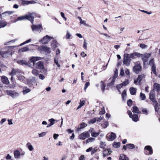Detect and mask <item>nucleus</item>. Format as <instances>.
<instances>
[{
    "instance_id": "nucleus-64",
    "label": "nucleus",
    "mask_w": 160,
    "mask_h": 160,
    "mask_svg": "<svg viewBox=\"0 0 160 160\" xmlns=\"http://www.w3.org/2000/svg\"><path fill=\"white\" fill-rule=\"evenodd\" d=\"M39 78L41 79V80H43L45 78V77L42 74H40L39 75Z\"/></svg>"
},
{
    "instance_id": "nucleus-1",
    "label": "nucleus",
    "mask_w": 160,
    "mask_h": 160,
    "mask_svg": "<svg viewBox=\"0 0 160 160\" xmlns=\"http://www.w3.org/2000/svg\"><path fill=\"white\" fill-rule=\"evenodd\" d=\"M34 17H37L36 14L34 13H32L28 15H26L18 17L15 20V22L19 20H22L25 19H27L29 20L32 23H33Z\"/></svg>"
},
{
    "instance_id": "nucleus-10",
    "label": "nucleus",
    "mask_w": 160,
    "mask_h": 160,
    "mask_svg": "<svg viewBox=\"0 0 160 160\" xmlns=\"http://www.w3.org/2000/svg\"><path fill=\"white\" fill-rule=\"evenodd\" d=\"M144 78L145 76L144 74L139 75L137 79L134 80V83L136 84H139L142 79Z\"/></svg>"
},
{
    "instance_id": "nucleus-32",
    "label": "nucleus",
    "mask_w": 160,
    "mask_h": 160,
    "mask_svg": "<svg viewBox=\"0 0 160 160\" xmlns=\"http://www.w3.org/2000/svg\"><path fill=\"white\" fill-rule=\"evenodd\" d=\"M125 72L126 77L127 78H129L130 76V72H129V70L127 69H126L125 70Z\"/></svg>"
},
{
    "instance_id": "nucleus-8",
    "label": "nucleus",
    "mask_w": 160,
    "mask_h": 160,
    "mask_svg": "<svg viewBox=\"0 0 160 160\" xmlns=\"http://www.w3.org/2000/svg\"><path fill=\"white\" fill-rule=\"evenodd\" d=\"M31 28L32 31H41L42 29L41 25L40 24L38 25H32L31 26Z\"/></svg>"
},
{
    "instance_id": "nucleus-34",
    "label": "nucleus",
    "mask_w": 160,
    "mask_h": 160,
    "mask_svg": "<svg viewBox=\"0 0 160 160\" xmlns=\"http://www.w3.org/2000/svg\"><path fill=\"white\" fill-rule=\"evenodd\" d=\"M155 95L153 94V92L151 91L149 93V98L152 99L153 98H155Z\"/></svg>"
},
{
    "instance_id": "nucleus-54",
    "label": "nucleus",
    "mask_w": 160,
    "mask_h": 160,
    "mask_svg": "<svg viewBox=\"0 0 160 160\" xmlns=\"http://www.w3.org/2000/svg\"><path fill=\"white\" fill-rule=\"evenodd\" d=\"M31 39H29L27 40L26 41L24 42L21 43L20 44V46H22L23 45H24L25 44H26V43H28L30 42L31 41Z\"/></svg>"
},
{
    "instance_id": "nucleus-13",
    "label": "nucleus",
    "mask_w": 160,
    "mask_h": 160,
    "mask_svg": "<svg viewBox=\"0 0 160 160\" xmlns=\"http://www.w3.org/2000/svg\"><path fill=\"white\" fill-rule=\"evenodd\" d=\"M118 76V70L117 69L116 71H115L114 74L112 79V81L111 82L109 83L108 85V86H111L113 84L114 82L115 81V80L116 78H117V77Z\"/></svg>"
},
{
    "instance_id": "nucleus-42",
    "label": "nucleus",
    "mask_w": 160,
    "mask_h": 160,
    "mask_svg": "<svg viewBox=\"0 0 160 160\" xmlns=\"http://www.w3.org/2000/svg\"><path fill=\"white\" fill-rule=\"evenodd\" d=\"M17 72V71L15 69H12V71L9 73L11 76H13Z\"/></svg>"
},
{
    "instance_id": "nucleus-33",
    "label": "nucleus",
    "mask_w": 160,
    "mask_h": 160,
    "mask_svg": "<svg viewBox=\"0 0 160 160\" xmlns=\"http://www.w3.org/2000/svg\"><path fill=\"white\" fill-rule=\"evenodd\" d=\"M29 50V48L27 47H24L22 48L19 49V52H24L28 51Z\"/></svg>"
},
{
    "instance_id": "nucleus-59",
    "label": "nucleus",
    "mask_w": 160,
    "mask_h": 160,
    "mask_svg": "<svg viewBox=\"0 0 160 160\" xmlns=\"http://www.w3.org/2000/svg\"><path fill=\"white\" fill-rule=\"evenodd\" d=\"M90 83L89 82H87L85 84V87L84 88V90H86L88 87L89 86Z\"/></svg>"
},
{
    "instance_id": "nucleus-24",
    "label": "nucleus",
    "mask_w": 160,
    "mask_h": 160,
    "mask_svg": "<svg viewBox=\"0 0 160 160\" xmlns=\"http://www.w3.org/2000/svg\"><path fill=\"white\" fill-rule=\"evenodd\" d=\"M136 89L133 87L129 89L130 93L132 95L135 94L136 92Z\"/></svg>"
},
{
    "instance_id": "nucleus-11",
    "label": "nucleus",
    "mask_w": 160,
    "mask_h": 160,
    "mask_svg": "<svg viewBox=\"0 0 160 160\" xmlns=\"http://www.w3.org/2000/svg\"><path fill=\"white\" fill-rule=\"evenodd\" d=\"M151 55V53H146L142 56V55L141 56L142 57V60L144 62V63H145L146 62L148 58L150 57Z\"/></svg>"
},
{
    "instance_id": "nucleus-44",
    "label": "nucleus",
    "mask_w": 160,
    "mask_h": 160,
    "mask_svg": "<svg viewBox=\"0 0 160 160\" xmlns=\"http://www.w3.org/2000/svg\"><path fill=\"white\" fill-rule=\"evenodd\" d=\"M113 146L115 148H118L120 146V143L119 142H114Z\"/></svg>"
},
{
    "instance_id": "nucleus-36",
    "label": "nucleus",
    "mask_w": 160,
    "mask_h": 160,
    "mask_svg": "<svg viewBox=\"0 0 160 160\" xmlns=\"http://www.w3.org/2000/svg\"><path fill=\"white\" fill-rule=\"evenodd\" d=\"M18 78L19 80L22 81H24V79L25 78V77L21 75H18Z\"/></svg>"
},
{
    "instance_id": "nucleus-53",
    "label": "nucleus",
    "mask_w": 160,
    "mask_h": 160,
    "mask_svg": "<svg viewBox=\"0 0 160 160\" xmlns=\"http://www.w3.org/2000/svg\"><path fill=\"white\" fill-rule=\"evenodd\" d=\"M97 121V119L96 118H93L89 122V123H92L93 124L94 123H95Z\"/></svg>"
},
{
    "instance_id": "nucleus-48",
    "label": "nucleus",
    "mask_w": 160,
    "mask_h": 160,
    "mask_svg": "<svg viewBox=\"0 0 160 160\" xmlns=\"http://www.w3.org/2000/svg\"><path fill=\"white\" fill-rule=\"evenodd\" d=\"M100 151L99 150H98L97 149H94L93 150H92L91 151V154L92 155H93L94 154L96 153V152H99Z\"/></svg>"
},
{
    "instance_id": "nucleus-40",
    "label": "nucleus",
    "mask_w": 160,
    "mask_h": 160,
    "mask_svg": "<svg viewBox=\"0 0 160 160\" xmlns=\"http://www.w3.org/2000/svg\"><path fill=\"white\" fill-rule=\"evenodd\" d=\"M54 63L57 65L58 68L60 67V65L58 63V58L57 57H55L54 59Z\"/></svg>"
},
{
    "instance_id": "nucleus-58",
    "label": "nucleus",
    "mask_w": 160,
    "mask_h": 160,
    "mask_svg": "<svg viewBox=\"0 0 160 160\" xmlns=\"http://www.w3.org/2000/svg\"><path fill=\"white\" fill-rule=\"evenodd\" d=\"M132 100L131 99H129L127 102V104L130 107L132 105Z\"/></svg>"
},
{
    "instance_id": "nucleus-6",
    "label": "nucleus",
    "mask_w": 160,
    "mask_h": 160,
    "mask_svg": "<svg viewBox=\"0 0 160 160\" xmlns=\"http://www.w3.org/2000/svg\"><path fill=\"white\" fill-rule=\"evenodd\" d=\"M51 39H53L52 37H49L48 35H47L41 40V42H42V44H46Z\"/></svg>"
},
{
    "instance_id": "nucleus-41",
    "label": "nucleus",
    "mask_w": 160,
    "mask_h": 160,
    "mask_svg": "<svg viewBox=\"0 0 160 160\" xmlns=\"http://www.w3.org/2000/svg\"><path fill=\"white\" fill-rule=\"evenodd\" d=\"M126 146L127 148L130 149H132L135 148L134 145L132 144H127Z\"/></svg>"
},
{
    "instance_id": "nucleus-61",
    "label": "nucleus",
    "mask_w": 160,
    "mask_h": 160,
    "mask_svg": "<svg viewBox=\"0 0 160 160\" xmlns=\"http://www.w3.org/2000/svg\"><path fill=\"white\" fill-rule=\"evenodd\" d=\"M152 69L153 72L154 73H156V68L154 65H152Z\"/></svg>"
},
{
    "instance_id": "nucleus-52",
    "label": "nucleus",
    "mask_w": 160,
    "mask_h": 160,
    "mask_svg": "<svg viewBox=\"0 0 160 160\" xmlns=\"http://www.w3.org/2000/svg\"><path fill=\"white\" fill-rule=\"evenodd\" d=\"M31 90L29 88L26 89L25 90H23L22 91L23 93L24 94H25L26 93L30 92Z\"/></svg>"
},
{
    "instance_id": "nucleus-16",
    "label": "nucleus",
    "mask_w": 160,
    "mask_h": 160,
    "mask_svg": "<svg viewBox=\"0 0 160 160\" xmlns=\"http://www.w3.org/2000/svg\"><path fill=\"white\" fill-rule=\"evenodd\" d=\"M41 58L39 57H32L31 58L30 60L31 62H33L32 66H34L35 64V62L38 60H41Z\"/></svg>"
},
{
    "instance_id": "nucleus-21",
    "label": "nucleus",
    "mask_w": 160,
    "mask_h": 160,
    "mask_svg": "<svg viewBox=\"0 0 160 160\" xmlns=\"http://www.w3.org/2000/svg\"><path fill=\"white\" fill-rule=\"evenodd\" d=\"M48 121L50 122V123L47 126V128H48L53 125L55 123V121H56L57 122L58 121V120H56L53 118L49 119Z\"/></svg>"
},
{
    "instance_id": "nucleus-15",
    "label": "nucleus",
    "mask_w": 160,
    "mask_h": 160,
    "mask_svg": "<svg viewBox=\"0 0 160 160\" xmlns=\"http://www.w3.org/2000/svg\"><path fill=\"white\" fill-rule=\"evenodd\" d=\"M11 54V52L9 50H7L6 52H1V55L3 58H6L8 57L9 55Z\"/></svg>"
},
{
    "instance_id": "nucleus-4",
    "label": "nucleus",
    "mask_w": 160,
    "mask_h": 160,
    "mask_svg": "<svg viewBox=\"0 0 160 160\" xmlns=\"http://www.w3.org/2000/svg\"><path fill=\"white\" fill-rule=\"evenodd\" d=\"M7 93L8 95L14 98L18 97L19 95V93L14 91H8Z\"/></svg>"
},
{
    "instance_id": "nucleus-39",
    "label": "nucleus",
    "mask_w": 160,
    "mask_h": 160,
    "mask_svg": "<svg viewBox=\"0 0 160 160\" xmlns=\"http://www.w3.org/2000/svg\"><path fill=\"white\" fill-rule=\"evenodd\" d=\"M106 143L105 142H100V147L101 148L104 149L106 146Z\"/></svg>"
},
{
    "instance_id": "nucleus-20",
    "label": "nucleus",
    "mask_w": 160,
    "mask_h": 160,
    "mask_svg": "<svg viewBox=\"0 0 160 160\" xmlns=\"http://www.w3.org/2000/svg\"><path fill=\"white\" fill-rule=\"evenodd\" d=\"M1 81L3 83L6 85H8L9 82L8 78L4 76H3L2 77Z\"/></svg>"
},
{
    "instance_id": "nucleus-63",
    "label": "nucleus",
    "mask_w": 160,
    "mask_h": 160,
    "mask_svg": "<svg viewBox=\"0 0 160 160\" xmlns=\"http://www.w3.org/2000/svg\"><path fill=\"white\" fill-rule=\"evenodd\" d=\"M142 112L143 113L147 115L148 114V111L146 109L143 108L142 109Z\"/></svg>"
},
{
    "instance_id": "nucleus-23",
    "label": "nucleus",
    "mask_w": 160,
    "mask_h": 160,
    "mask_svg": "<svg viewBox=\"0 0 160 160\" xmlns=\"http://www.w3.org/2000/svg\"><path fill=\"white\" fill-rule=\"evenodd\" d=\"M32 74L34 76H37L39 74V71L36 69H33L32 71Z\"/></svg>"
},
{
    "instance_id": "nucleus-55",
    "label": "nucleus",
    "mask_w": 160,
    "mask_h": 160,
    "mask_svg": "<svg viewBox=\"0 0 160 160\" xmlns=\"http://www.w3.org/2000/svg\"><path fill=\"white\" fill-rule=\"evenodd\" d=\"M100 33L101 35H104L106 37L108 38L109 39H111L112 38L110 36H109V35H108V34H107L106 33H101V32H100Z\"/></svg>"
},
{
    "instance_id": "nucleus-30",
    "label": "nucleus",
    "mask_w": 160,
    "mask_h": 160,
    "mask_svg": "<svg viewBox=\"0 0 160 160\" xmlns=\"http://www.w3.org/2000/svg\"><path fill=\"white\" fill-rule=\"evenodd\" d=\"M26 146L28 147V149L30 151H32L33 149V148L30 142H28L26 144Z\"/></svg>"
},
{
    "instance_id": "nucleus-47",
    "label": "nucleus",
    "mask_w": 160,
    "mask_h": 160,
    "mask_svg": "<svg viewBox=\"0 0 160 160\" xmlns=\"http://www.w3.org/2000/svg\"><path fill=\"white\" fill-rule=\"evenodd\" d=\"M44 50L47 53H49L50 52V49L48 47H44Z\"/></svg>"
},
{
    "instance_id": "nucleus-35",
    "label": "nucleus",
    "mask_w": 160,
    "mask_h": 160,
    "mask_svg": "<svg viewBox=\"0 0 160 160\" xmlns=\"http://www.w3.org/2000/svg\"><path fill=\"white\" fill-rule=\"evenodd\" d=\"M7 25V22L4 21L0 22V28L5 27Z\"/></svg>"
},
{
    "instance_id": "nucleus-2",
    "label": "nucleus",
    "mask_w": 160,
    "mask_h": 160,
    "mask_svg": "<svg viewBox=\"0 0 160 160\" xmlns=\"http://www.w3.org/2000/svg\"><path fill=\"white\" fill-rule=\"evenodd\" d=\"M128 56V54H124L123 60V64L127 66H129L131 62V59Z\"/></svg>"
},
{
    "instance_id": "nucleus-25",
    "label": "nucleus",
    "mask_w": 160,
    "mask_h": 160,
    "mask_svg": "<svg viewBox=\"0 0 160 160\" xmlns=\"http://www.w3.org/2000/svg\"><path fill=\"white\" fill-rule=\"evenodd\" d=\"M51 47L52 48L54 49L58 47V45L57 43V42L55 40H53L51 44Z\"/></svg>"
},
{
    "instance_id": "nucleus-9",
    "label": "nucleus",
    "mask_w": 160,
    "mask_h": 160,
    "mask_svg": "<svg viewBox=\"0 0 160 160\" xmlns=\"http://www.w3.org/2000/svg\"><path fill=\"white\" fill-rule=\"evenodd\" d=\"M142 55V54L138 53L137 52H134L133 53H132L130 54H128V57L129 58L131 59H134L138 57H140Z\"/></svg>"
},
{
    "instance_id": "nucleus-19",
    "label": "nucleus",
    "mask_w": 160,
    "mask_h": 160,
    "mask_svg": "<svg viewBox=\"0 0 160 160\" xmlns=\"http://www.w3.org/2000/svg\"><path fill=\"white\" fill-rule=\"evenodd\" d=\"M153 89L158 92L160 91V84L157 83H155L153 87Z\"/></svg>"
},
{
    "instance_id": "nucleus-22",
    "label": "nucleus",
    "mask_w": 160,
    "mask_h": 160,
    "mask_svg": "<svg viewBox=\"0 0 160 160\" xmlns=\"http://www.w3.org/2000/svg\"><path fill=\"white\" fill-rule=\"evenodd\" d=\"M17 62L18 63L21 65H27L28 64L26 61L23 60H18L17 61Z\"/></svg>"
},
{
    "instance_id": "nucleus-3",
    "label": "nucleus",
    "mask_w": 160,
    "mask_h": 160,
    "mask_svg": "<svg viewBox=\"0 0 160 160\" xmlns=\"http://www.w3.org/2000/svg\"><path fill=\"white\" fill-rule=\"evenodd\" d=\"M141 68L140 64L138 62H136L133 67V70L136 73H138L140 71Z\"/></svg>"
},
{
    "instance_id": "nucleus-49",
    "label": "nucleus",
    "mask_w": 160,
    "mask_h": 160,
    "mask_svg": "<svg viewBox=\"0 0 160 160\" xmlns=\"http://www.w3.org/2000/svg\"><path fill=\"white\" fill-rule=\"evenodd\" d=\"M87 43L86 42V40H84V43L83 45V47L86 50L87 49Z\"/></svg>"
},
{
    "instance_id": "nucleus-62",
    "label": "nucleus",
    "mask_w": 160,
    "mask_h": 160,
    "mask_svg": "<svg viewBox=\"0 0 160 160\" xmlns=\"http://www.w3.org/2000/svg\"><path fill=\"white\" fill-rule=\"evenodd\" d=\"M120 75L122 76H123L124 75V70L123 68H122L121 69Z\"/></svg>"
},
{
    "instance_id": "nucleus-12",
    "label": "nucleus",
    "mask_w": 160,
    "mask_h": 160,
    "mask_svg": "<svg viewBox=\"0 0 160 160\" xmlns=\"http://www.w3.org/2000/svg\"><path fill=\"white\" fill-rule=\"evenodd\" d=\"M106 137L108 138L109 141H112L116 138V135L114 133L112 132L110 135H107Z\"/></svg>"
},
{
    "instance_id": "nucleus-18",
    "label": "nucleus",
    "mask_w": 160,
    "mask_h": 160,
    "mask_svg": "<svg viewBox=\"0 0 160 160\" xmlns=\"http://www.w3.org/2000/svg\"><path fill=\"white\" fill-rule=\"evenodd\" d=\"M14 155L15 158L18 159L20 158L21 153L18 150H16L14 152Z\"/></svg>"
},
{
    "instance_id": "nucleus-57",
    "label": "nucleus",
    "mask_w": 160,
    "mask_h": 160,
    "mask_svg": "<svg viewBox=\"0 0 160 160\" xmlns=\"http://www.w3.org/2000/svg\"><path fill=\"white\" fill-rule=\"evenodd\" d=\"M71 36V35L70 34L69 32L68 31H67V34L66 35V39H69Z\"/></svg>"
},
{
    "instance_id": "nucleus-29",
    "label": "nucleus",
    "mask_w": 160,
    "mask_h": 160,
    "mask_svg": "<svg viewBox=\"0 0 160 160\" xmlns=\"http://www.w3.org/2000/svg\"><path fill=\"white\" fill-rule=\"evenodd\" d=\"M120 160H128V158L123 154H121L120 155Z\"/></svg>"
},
{
    "instance_id": "nucleus-43",
    "label": "nucleus",
    "mask_w": 160,
    "mask_h": 160,
    "mask_svg": "<svg viewBox=\"0 0 160 160\" xmlns=\"http://www.w3.org/2000/svg\"><path fill=\"white\" fill-rule=\"evenodd\" d=\"M140 97L142 100H144L146 98V96L145 94L141 92L140 95Z\"/></svg>"
},
{
    "instance_id": "nucleus-45",
    "label": "nucleus",
    "mask_w": 160,
    "mask_h": 160,
    "mask_svg": "<svg viewBox=\"0 0 160 160\" xmlns=\"http://www.w3.org/2000/svg\"><path fill=\"white\" fill-rule=\"evenodd\" d=\"M129 83V80L128 79H126L122 83L123 86H125L128 84Z\"/></svg>"
},
{
    "instance_id": "nucleus-51",
    "label": "nucleus",
    "mask_w": 160,
    "mask_h": 160,
    "mask_svg": "<svg viewBox=\"0 0 160 160\" xmlns=\"http://www.w3.org/2000/svg\"><path fill=\"white\" fill-rule=\"evenodd\" d=\"M46 134L45 132H42L41 133L38 134V136L39 137H42L44 136Z\"/></svg>"
},
{
    "instance_id": "nucleus-38",
    "label": "nucleus",
    "mask_w": 160,
    "mask_h": 160,
    "mask_svg": "<svg viewBox=\"0 0 160 160\" xmlns=\"http://www.w3.org/2000/svg\"><path fill=\"white\" fill-rule=\"evenodd\" d=\"M101 83H102V85L101 86V89L102 92H104L105 88V86L104 84V82L103 81H101Z\"/></svg>"
},
{
    "instance_id": "nucleus-28",
    "label": "nucleus",
    "mask_w": 160,
    "mask_h": 160,
    "mask_svg": "<svg viewBox=\"0 0 160 160\" xmlns=\"http://www.w3.org/2000/svg\"><path fill=\"white\" fill-rule=\"evenodd\" d=\"M112 152L111 151H108V150H104L103 152V157H105L108 154H110V152Z\"/></svg>"
},
{
    "instance_id": "nucleus-50",
    "label": "nucleus",
    "mask_w": 160,
    "mask_h": 160,
    "mask_svg": "<svg viewBox=\"0 0 160 160\" xmlns=\"http://www.w3.org/2000/svg\"><path fill=\"white\" fill-rule=\"evenodd\" d=\"M22 4L23 5H28L29 4V1H22Z\"/></svg>"
},
{
    "instance_id": "nucleus-14",
    "label": "nucleus",
    "mask_w": 160,
    "mask_h": 160,
    "mask_svg": "<svg viewBox=\"0 0 160 160\" xmlns=\"http://www.w3.org/2000/svg\"><path fill=\"white\" fill-rule=\"evenodd\" d=\"M35 67L38 69L42 70L44 69V67L42 62L39 61L36 63Z\"/></svg>"
},
{
    "instance_id": "nucleus-56",
    "label": "nucleus",
    "mask_w": 160,
    "mask_h": 160,
    "mask_svg": "<svg viewBox=\"0 0 160 160\" xmlns=\"http://www.w3.org/2000/svg\"><path fill=\"white\" fill-rule=\"evenodd\" d=\"M140 47L142 49H144L147 48V45L142 43L140 44Z\"/></svg>"
},
{
    "instance_id": "nucleus-60",
    "label": "nucleus",
    "mask_w": 160,
    "mask_h": 160,
    "mask_svg": "<svg viewBox=\"0 0 160 160\" xmlns=\"http://www.w3.org/2000/svg\"><path fill=\"white\" fill-rule=\"evenodd\" d=\"M105 112V111L104 110V108L103 107L101 109V110L99 112V114H104Z\"/></svg>"
},
{
    "instance_id": "nucleus-26",
    "label": "nucleus",
    "mask_w": 160,
    "mask_h": 160,
    "mask_svg": "<svg viewBox=\"0 0 160 160\" xmlns=\"http://www.w3.org/2000/svg\"><path fill=\"white\" fill-rule=\"evenodd\" d=\"M132 112H133L138 114L141 113L140 112L138 108L136 106H134L133 107Z\"/></svg>"
},
{
    "instance_id": "nucleus-31",
    "label": "nucleus",
    "mask_w": 160,
    "mask_h": 160,
    "mask_svg": "<svg viewBox=\"0 0 160 160\" xmlns=\"http://www.w3.org/2000/svg\"><path fill=\"white\" fill-rule=\"evenodd\" d=\"M87 126V124L85 123H83L80 124L78 128V130L79 129L83 128Z\"/></svg>"
},
{
    "instance_id": "nucleus-27",
    "label": "nucleus",
    "mask_w": 160,
    "mask_h": 160,
    "mask_svg": "<svg viewBox=\"0 0 160 160\" xmlns=\"http://www.w3.org/2000/svg\"><path fill=\"white\" fill-rule=\"evenodd\" d=\"M132 120L135 122H137L138 120V116L137 114H134L131 116V118Z\"/></svg>"
},
{
    "instance_id": "nucleus-37",
    "label": "nucleus",
    "mask_w": 160,
    "mask_h": 160,
    "mask_svg": "<svg viewBox=\"0 0 160 160\" xmlns=\"http://www.w3.org/2000/svg\"><path fill=\"white\" fill-rule=\"evenodd\" d=\"M95 140V138H90L87 140L86 143L91 142H93Z\"/></svg>"
},
{
    "instance_id": "nucleus-17",
    "label": "nucleus",
    "mask_w": 160,
    "mask_h": 160,
    "mask_svg": "<svg viewBox=\"0 0 160 160\" xmlns=\"http://www.w3.org/2000/svg\"><path fill=\"white\" fill-rule=\"evenodd\" d=\"M151 100L152 102L153 103V105L154 106V107L155 108V110L156 112H158V104L155 99L153 98L152 99H150Z\"/></svg>"
},
{
    "instance_id": "nucleus-7",
    "label": "nucleus",
    "mask_w": 160,
    "mask_h": 160,
    "mask_svg": "<svg viewBox=\"0 0 160 160\" xmlns=\"http://www.w3.org/2000/svg\"><path fill=\"white\" fill-rule=\"evenodd\" d=\"M90 136L89 133L87 132H85L81 133L79 136V138L80 139L84 140L86 138H88Z\"/></svg>"
},
{
    "instance_id": "nucleus-5",
    "label": "nucleus",
    "mask_w": 160,
    "mask_h": 160,
    "mask_svg": "<svg viewBox=\"0 0 160 160\" xmlns=\"http://www.w3.org/2000/svg\"><path fill=\"white\" fill-rule=\"evenodd\" d=\"M153 152L152 148L149 146H146L144 148V153L146 155L151 154Z\"/></svg>"
},
{
    "instance_id": "nucleus-46",
    "label": "nucleus",
    "mask_w": 160,
    "mask_h": 160,
    "mask_svg": "<svg viewBox=\"0 0 160 160\" xmlns=\"http://www.w3.org/2000/svg\"><path fill=\"white\" fill-rule=\"evenodd\" d=\"M99 132H93L91 133L92 136L94 137H97L99 135Z\"/></svg>"
}]
</instances>
